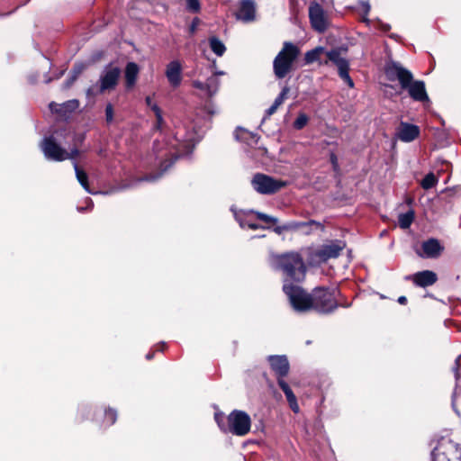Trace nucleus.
Listing matches in <instances>:
<instances>
[{
  "label": "nucleus",
  "mask_w": 461,
  "mask_h": 461,
  "mask_svg": "<svg viewBox=\"0 0 461 461\" xmlns=\"http://www.w3.org/2000/svg\"><path fill=\"white\" fill-rule=\"evenodd\" d=\"M384 72L389 80H398L402 89H407L409 95L418 102L429 101L425 83L421 80H413L411 71L400 63L389 61L386 63Z\"/></svg>",
  "instance_id": "1"
},
{
  "label": "nucleus",
  "mask_w": 461,
  "mask_h": 461,
  "mask_svg": "<svg viewBox=\"0 0 461 461\" xmlns=\"http://www.w3.org/2000/svg\"><path fill=\"white\" fill-rule=\"evenodd\" d=\"M270 265L275 270L282 272L284 284L300 283L305 277L306 267L297 252L273 255L270 258Z\"/></svg>",
  "instance_id": "2"
},
{
  "label": "nucleus",
  "mask_w": 461,
  "mask_h": 461,
  "mask_svg": "<svg viewBox=\"0 0 461 461\" xmlns=\"http://www.w3.org/2000/svg\"><path fill=\"white\" fill-rule=\"evenodd\" d=\"M66 130L56 131L53 135L45 137L40 146L45 158L53 161L75 159L79 155V149L70 148L69 151L61 147L60 138H65Z\"/></svg>",
  "instance_id": "3"
},
{
  "label": "nucleus",
  "mask_w": 461,
  "mask_h": 461,
  "mask_svg": "<svg viewBox=\"0 0 461 461\" xmlns=\"http://www.w3.org/2000/svg\"><path fill=\"white\" fill-rule=\"evenodd\" d=\"M214 419L223 432H230L233 435L242 437L250 430L251 419L243 411H232L227 418V424L224 422V415L222 413H215Z\"/></svg>",
  "instance_id": "4"
},
{
  "label": "nucleus",
  "mask_w": 461,
  "mask_h": 461,
  "mask_svg": "<svg viewBox=\"0 0 461 461\" xmlns=\"http://www.w3.org/2000/svg\"><path fill=\"white\" fill-rule=\"evenodd\" d=\"M300 54V50L294 43L284 42L282 50L273 61V70L276 78L285 77L292 70L294 62Z\"/></svg>",
  "instance_id": "5"
},
{
  "label": "nucleus",
  "mask_w": 461,
  "mask_h": 461,
  "mask_svg": "<svg viewBox=\"0 0 461 461\" xmlns=\"http://www.w3.org/2000/svg\"><path fill=\"white\" fill-rule=\"evenodd\" d=\"M283 290L294 311L303 312L312 308V296L301 286L293 284H284Z\"/></svg>",
  "instance_id": "6"
},
{
  "label": "nucleus",
  "mask_w": 461,
  "mask_h": 461,
  "mask_svg": "<svg viewBox=\"0 0 461 461\" xmlns=\"http://www.w3.org/2000/svg\"><path fill=\"white\" fill-rule=\"evenodd\" d=\"M121 69L112 64L104 68L100 75L99 86H92L86 91L87 96H94L105 91L113 90L119 80Z\"/></svg>",
  "instance_id": "7"
},
{
  "label": "nucleus",
  "mask_w": 461,
  "mask_h": 461,
  "mask_svg": "<svg viewBox=\"0 0 461 461\" xmlns=\"http://www.w3.org/2000/svg\"><path fill=\"white\" fill-rule=\"evenodd\" d=\"M201 138L202 135L194 131L182 134L181 131H178L171 142L172 148L176 150V158L190 155Z\"/></svg>",
  "instance_id": "8"
},
{
  "label": "nucleus",
  "mask_w": 461,
  "mask_h": 461,
  "mask_svg": "<svg viewBox=\"0 0 461 461\" xmlns=\"http://www.w3.org/2000/svg\"><path fill=\"white\" fill-rule=\"evenodd\" d=\"M336 289L318 288L314 290L312 296L314 308L319 312L328 313L338 307L336 301Z\"/></svg>",
  "instance_id": "9"
},
{
  "label": "nucleus",
  "mask_w": 461,
  "mask_h": 461,
  "mask_svg": "<svg viewBox=\"0 0 461 461\" xmlns=\"http://www.w3.org/2000/svg\"><path fill=\"white\" fill-rule=\"evenodd\" d=\"M251 185L253 188L261 194H272L286 185V182L276 179L265 174H256Z\"/></svg>",
  "instance_id": "10"
},
{
  "label": "nucleus",
  "mask_w": 461,
  "mask_h": 461,
  "mask_svg": "<svg viewBox=\"0 0 461 461\" xmlns=\"http://www.w3.org/2000/svg\"><path fill=\"white\" fill-rule=\"evenodd\" d=\"M344 248L345 243L341 240L330 241L312 253V260L315 263L326 262L339 257Z\"/></svg>",
  "instance_id": "11"
},
{
  "label": "nucleus",
  "mask_w": 461,
  "mask_h": 461,
  "mask_svg": "<svg viewBox=\"0 0 461 461\" xmlns=\"http://www.w3.org/2000/svg\"><path fill=\"white\" fill-rule=\"evenodd\" d=\"M309 18L312 27L318 32H324L329 27L328 15L318 3L313 2L310 5Z\"/></svg>",
  "instance_id": "12"
},
{
  "label": "nucleus",
  "mask_w": 461,
  "mask_h": 461,
  "mask_svg": "<svg viewBox=\"0 0 461 461\" xmlns=\"http://www.w3.org/2000/svg\"><path fill=\"white\" fill-rule=\"evenodd\" d=\"M327 57L338 68L340 78L349 86H354V82L349 76V64L348 61L341 57L340 52L337 50H332L327 53Z\"/></svg>",
  "instance_id": "13"
},
{
  "label": "nucleus",
  "mask_w": 461,
  "mask_h": 461,
  "mask_svg": "<svg viewBox=\"0 0 461 461\" xmlns=\"http://www.w3.org/2000/svg\"><path fill=\"white\" fill-rule=\"evenodd\" d=\"M238 20L250 23L256 19V5L253 0H241L236 13Z\"/></svg>",
  "instance_id": "14"
},
{
  "label": "nucleus",
  "mask_w": 461,
  "mask_h": 461,
  "mask_svg": "<svg viewBox=\"0 0 461 461\" xmlns=\"http://www.w3.org/2000/svg\"><path fill=\"white\" fill-rule=\"evenodd\" d=\"M165 75L170 86L178 87L182 82V65L178 60L170 61L166 68Z\"/></svg>",
  "instance_id": "15"
},
{
  "label": "nucleus",
  "mask_w": 461,
  "mask_h": 461,
  "mask_svg": "<svg viewBox=\"0 0 461 461\" xmlns=\"http://www.w3.org/2000/svg\"><path fill=\"white\" fill-rule=\"evenodd\" d=\"M268 361L271 368L277 375V379H284V377L287 375L290 366L285 356H269Z\"/></svg>",
  "instance_id": "16"
},
{
  "label": "nucleus",
  "mask_w": 461,
  "mask_h": 461,
  "mask_svg": "<svg viewBox=\"0 0 461 461\" xmlns=\"http://www.w3.org/2000/svg\"><path fill=\"white\" fill-rule=\"evenodd\" d=\"M444 248L437 239H429L421 244V252L418 254L422 258H435L440 256Z\"/></svg>",
  "instance_id": "17"
},
{
  "label": "nucleus",
  "mask_w": 461,
  "mask_h": 461,
  "mask_svg": "<svg viewBox=\"0 0 461 461\" xmlns=\"http://www.w3.org/2000/svg\"><path fill=\"white\" fill-rule=\"evenodd\" d=\"M411 278L416 285L420 287L432 285L438 280L436 273L430 270L415 273Z\"/></svg>",
  "instance_id": "18"
},
{
  "label": "nucleus",
  "mask_w": 461,
  "mask_h": 461,
  "mask_svg": "<svg viewBox=\"0 0 461 461\" xmlns=\"http://www.w3.org/2000/svg\"><path fill=\"white\" fill-rule=\"evenodd\" d=\"M420 133L419 127L413 124L402 123L399 131L398 137L404 142H410L415 140Z\"/></svg>",
  "instance_id": "19"
},
{
  "label": "nucleus",
  "mask_w": 461,
  "mask_h": 461,
  "mask_svg": "<svg viewBox=\"0 0 461 461\" xmlns=\"http://www.w3.org/2000/svg\"><path fill=\"white\" fill-rule=\"evenodd\" d=\"M277 384H278L279 387L282 389V391L284 392L292 411L295 413H298L300 411V408H299V405L297 402V398L294 395V393H293L289 384L284 379H281V378L277 379Z\"/></svg>",
  "instance_id": "20"
},
{
  "label": "nucleus",
  "mask_w": 461,
  "mask_h": 461,
  "mask_svg": "<svg viewBox=\"0 0 461 461\" xmlns=\"http://www.w3.org/2000/svg\"><path fill=\"white\" fill-rule=\"evenodd\" d=\"M314 225L318 228H321L322 225L320 222H317L313 220L309 221H290L282 226H276L274 230L277 234H281L285 230H295L304 226H312Z\"/></svg>",
  "instance_id": "21"
},
{
  "label": "nucleus",
  "mask_w": 461,
  "mask_h": 461,
  "mask_svg": "<svg viewBox=\"0 0 461 461\" xmlns=\"http://www.w3.org/2000/svg\"><path fill=\"white\" fill-rule=\"evenodd\" d=\"M172 141H173V140H170V142L167 144L168 145V147H167L168 152H166V155H168V154L170 155V158L163 161L160 164L161 172L158 175H150L149 176H146L145 180L154 181V180L158 179L162 175V173L166 172L171 167V165L175 162V160L177 158H176V155H174L176 150L171 146Z\"/></svg>",
  "instance_id": "22"
},
{
  "label": "nucleus",
  "mask_w": 461,
  "mask_h": 461,
  "mask_svg": "<svg viewBox=\"0 0 461 461\" xmlns=\"http://www.w3.org/2000/svg\"><path fill=\"white\" fill-rule=\"evenodd\" d=\"M139 71L140 69L136 63L129 62L126 65L124 77L127 88H131L135 85Z\"/></svg>",
  "instance_id": "23"
},
{
  "label": "nucleus",
  "mask_w": 461,
  "mask_h": 461,
  "mask_svg": "<svg viewBox=\"0 0 461 461\" xmlns=\"http://www.w3.org/2000/svg\"><path fill=\"white\" fill-rule=\"evenodd\" d=\"M50 109L56 111L57 113H71L77 110L79 106V103L77 99L68 100L61 104L51 103L50 104Z\"/></svg>",
  "instance_id": "24"
},
{
  "label": "nucleus",
  "mask_w": 461,
  "mask_h": 461,
  "mask_svg": "<svg viewBox=\"0 0 461 461\" xmlns=\"http://www.w3.org/2000/svg\"><path fill=\"white\" fill-rule=\"evenodd\" d=\"M73 167L75 169L76 176L79 184L82 185V187L89 194H95L96 193L92 192L89 188L88 185V176L87 174L81 169L77 163L76 161L73 162Z\"/></svg>",
  "instance_id": "25"
},
{
  "label": "nucleus",
  "mask_w": 461,
  "mask_h": 461,
  "mask_svg": "<svg viewBox=\"0 0 461 461\" xmlns=\"http://www.w3.org/2000/svg\"><path fill=\"white\" fill-rule=\"evenodd\" d=\"M208 42L212 51L218 57H221L225 53L226 47L218 37L211 36L208 39Z\"/></svg>",
  "instance_id": "26"
},
{
  "label": "nucleus",
  "mask_w": 461,
  "mask_h": 461,
  "mask_svg": "<svg viewBox=\"0 0 461 461\" xmlns=\"http://www.w3.org/2000/svg\"><path fill=\"white\" fill-rule=\"evenodd\" d=\"M447 446L444 443H440L432 451V461H449V457L446 452Z\"/></svg>",
  "instance_id": "27"
},
{
  "label": "nucleus",
  "mask_w": 461,
  "mask_h": 461,
  "mask_svg": "<svg viewBox=\"0 0 461 461\" xmlns=\"http://www.w3.org/2000/svg\"><path fill=\"white\" fill-rule=\"evenodd\" d=\"M414 220V212L410 210L404 213H401L398 217V223L402 229H407L411 226Z\"/></svg>",
  "instance_id": "28"
},
{
  "label": "nucleus",
  "mask_w": 461,
  "mask_h": 461,
  "mask_svg": "<svg viewBox=\"0 0 461 461\" xmlns=\"http://www.w3.org/2000/svg\"><path fill=\"white\" fill-rule=\"evenodd\" d=\"M206 82H207V97H212L218 92L219 86H220V81L216 77L212 76L207 78Z\"/></svg>",
  "instance_id": "29"
},
{
  "label": "nucleus",
  "mask_w": 461,
  "mask_h": 461,
  "mask_svg": "<svg viewBox=\"0 0 461 461\" xmlns=\"http://www.w3.org/2000/svg\"><path fill=\"white\" fill-rule=\"evenodd\" d=\"M323 52L322 47H317L305 53L304 60L306 64H311L317 61L320 59L321 54Z\"/></svg>",
  "instance_id": "30"
},
{
  "label": "nucleus",
  "mask_w": 461,
  "mask_h": 461,
  "mask_svg": "<svg viewBox=\"0 0 461 461\" xmlns=\"http://www.w3.org/2000/svg\"><path fill=\"white\" fill-rule=\"evenodd\" d=\"M438 183V178L433 173L427 174L422 179L420 185L423 189L428 190L432 188Z\"/></svg>",
  "instance_id": "31"
},
{
  "label": "nucleus",
  "mask_w": 461,
  "mask_h": 461,
  "mask_svg": "<svg viewBox=\"0 0 461 461\" xmlns=\"http://www.w3.org/2000/svg\"><path fill=\"white\" fill-rule=\"evenodd\" d=\"M65 134V138L67 136H69L71 137V140H72V143H73V147L72 148H77L78 149V146L84 141L85 140V134L83 133H76V132H71V131H68L66 130L65 132H63Z\"/></svg>",
  "instance_id": "32"
},
{
  "label": "nucleus",
  "mask_w": 461,
  "mask_h": 461,
  "mask_svg": "<svg viewBox=\"0 0 461 461\" xmlns=\"http://www.w3.org/2000/svg\"><path fill=\"white\" fill-rule=\"evenodd\" d=\"M370 9H371V5L368 2H365V1L359 2V13L361 14V20H362V22L366 23L367 25L370 24V20L367 19V17H366Z\"/></svg>",
  "instance_id": "33"
},
{
  "label": "nucleus",
  "mask_w": 461,
  "mask_h": 461,
  "mask_svg": "<svg viewBox=\"0 0 461 461\" xmlns=\"http://www.w3.org/2000/svg\"><path fill=\"white\" fill-rule=\"evenodd\" d=\"M308 121H309V117L303 113H299L298 117L295 119V121L294 122V128L296 129V130H302L303 128H304L306 126V124L308 123Z\"/></svg>",
  "instance_id": "34"
},
{
  "label": "nucleus",
  "mask_w": 461,
  "mask_h": 461,
  "mask_svg": "<svg viewBox=\"0 0 461 461\" xmlns=\"http://www.w3.org/2000/svg\"><path fill=\"white\" fill-rule=\"evenodd\" d=\"M116 419H117V412L115 410L109 408L105 411L104 422L106 426L113 425L116 421Z\"/></svg>",
  "instance_id": "35"
},
{
  "label": "nucleus",
  "mask_w": 461,
  "mask_h": 461,
  "mask_svg": "<svg viewBox=\"0 0 461 461\" xmlns=\"http://www.w3.org/2000/svg\"><path fill=\"white\" fill-rule=\"evenodd\" d=\"M185 8L192 14H197L201 11V4L199 0H185Z\"/></svg>",
  "instance_id": "36"
},
{
  "label": "nucleus",
  "mask_w": 461,
  "mask_h": 461,
  "mask_svg": "<svg viewBox=\"0 0 461 461\" xmlns=\"http://www.w3.org/2000/svg\"><path fill=\"white\" fill-rule=\"evenodd\" d=\"M289 91H290V88L287 86H284L283 89L281 90L280 94L275 99L273 104L277 108L285 102V100L287 97V95H288Z\"/></svg>",
  "instance_id": "37"
},
{
  "label": "nucleus",
  "mask_w": 461,
  "mask_h": 461,
  "mask_svg": "<svg viewBox=\"0 0 461 461\" xmlns=\"http://www.w3.org/2000/svg\"><path fill=\"white\" fill-rule=\"evenodd\" d=\"M257 218L267 223H276L277 219L263 212H256Z\"/></svg>",
  "instance_id": "38"
},
{
  "label": "nucleus",
  "mask_w": 461,
  "mask_h": 461,
  "mask_svg": "<svg viewBox=\"0 0 461 461\" xmlns=\"http://www.w3.org/2000/svg\"><path fill=\"white\" fill-rule=\"evenodd\" d=\"M82 69H83V68L81 66L74 68L72 77L66 83L67 88H68L74 83V81L77 79V76L81 73Z\"/></svg>",
  "instance_id": "39"
},
{
  "label": "nucleus",
  "mask_w": 461,
  "mask_h": 461,
  "mask_svg": "<svg viewBox=\"0 0 461 461\" xmlns=\"http://www.w3.org/2000/svg\"><path fill=\"white\" fill-rule=\"evenodd\" d=\"M192 86H193V87L202 91L204 94V95L207 96V82H202L200 80H194L192 82Z\"/></svg>",
  "instance_id": "40"
},
{
  "label": "nucleus",
  "mask_w": 461,
  "mask_h": 461,
  "mask_svg": "<svg viewBox=\"0 0 461 461\" xmlns=\"http://www.w3.org/2000/svg\"><path fill=\"white\" fill-rule=\"evenodd\" d=\"M155 116H156L155 128L158 130L161 129L162 124L164 123V120H163V116H162V111L159 107H156Z\"/></svg>",
  "instance_id": "41"
},
{
  "label": "nucleus",
  "mask_w": 461,
  "mask_h": 461,
  "mask_svg": "<svg viewBox=\"0 0 461 461\" xmlns=\"http://www.w3.org/2000/svg\"><path fill=\"white\" fill-rule=\"evenodd\" d=\"M105 120L108 123H111L113 120V108L111 104H108L105 107Z\"/></svg>",
  "instance_id": "42"
},
{
  "label": "nucleus",
  "mask_w": 461,
  "mask_h": 461,
  "mask_svg": "<svg viewBox=\"0 0 461 461\" xmlns=\"http://www.w3.org/2000/svg\"><path fill=\"white\" fill-rule=\"evenodd\" d=\"M234 215H235V219L239 221L240 226L243 229L248 228V223H251L250 221H249L246 218H243V216L240 214H238L235 212Z\"/></svg>",
  "instance_id": "43"
},
{
  "label": "nucleus",
  "mask_w": 461,
  "mask_h": 461,
  "mask_svg": "<svg viewBox=\"0 0 461 461\" xmlns=\"http://www.w3.org/2000/svg\"><path fill=\"white\" fill-rule=\"evenodd\" d=\"M146 104L150 110L156 113V107H158V105L153 101L151 96H147L145 99Z\"/></svg>",
  "instance_id": "44"
},
{
  "label": "nucleus",
  "mask_w": 461,
  "mask_h": 461,
  "mask_svg": "<svg viewBox=\"0 0 461 461\" xmlns=\"http://www.w3.org/2000/svg\"><path fill=\"white\" fill-rule=\"evenodd\" d=\"M204 113H206L209 119H211V117L217 113V111L215 110L214 106L212 104H209L208 105H205Z\"/></svg>",
  "instance_id": "45"
},
{
  "label": "nucleus",
  "mask_w": 461,
  "mask_h": 461,
  "mask_svg": "<svg viewBox=\"0 0 461 461\" xmlns=\"http://www.w3.org/2000/svg\"><path fill=\"white\" fill-rule=\"evenodd\" d=\"M461 367V355L456 359V362H455V367H454V370H455V377L456 380L459 379V372H458V369Z\"/></svg>",
  "instance_id": "46"
},
{
  "label": "nucleus",
  "mask_w": 461,
  "mask_h": 461,
  "mask_svg": "<svg viewBox=\"0 0 461 461\" xmlns=\"http://www.w3.org/2000/svg\"><path fill=\"white\" fill-rule=\"evenodd\" d=\"M198 23H199V19L198 18H194L190 25V32L191 33H194L195 31H196V28H197V25H198Z\"/></svg>",
  "instance_id": "47"
},
{
  "label": "nucleus",
  "mask_w": 461,
  "mask_h": 461,
  "mask_svg": "<svg viewBox=\"0 0 461 461\" xmlns=\"http://www.w3.org/2000/svg\"><path fill=\"white\" fill-rule=\"evenodd\" d=\"M277 110V107L273 104L267 111H266V114L267 116H271L272 114H274Z\"/></svg>",
  "instance_id": "48"
},
{
  "label": "nucleus",
  "mask_w": 461,
  "mask_h": 461,
  "mask_svg": "<svg viewBox=\"0 0 461 461\" xmlns=\"http://www.w3.org/2000/svg\"><path fill=\"white\" fill-rule=\"evenodd\" d=\"M330 161H331V163L333 165L334 169L336 170L337 167H338V161H337V157L334 154H331Z\"/></svg>",
  "instance_id": "49"
},
{
  "label": "nucleus",
  "mask_w": 461,
  "mask_h": 461,
  "mask_svg": "<svg viewBox=\"0 0 461 461\" xmlns=\"http://www.w3.org/2000/svg\"><path fill=\"white\" fill-rule=\"evenodd\" d=\"M456 392H455L454 394H453L452 406H453V409L455 410L456 413L457 415H459V412L456 409Z\"/></svg>",
  "instance_id": "50"
},
{
  "label": "nucleus",
  "mask_w": 461,
  "mask_h": 461,
  "mask_svg": "<svg viewBox=\"0 0 461 461\" xmlns=\"http://www.w3.org/2000/svg\"><path fill=\"white\" fill-rule=\"evenodd\" d=\"M248 228L251 230H258L260 228V226L251 221V223H248Z\"/></svg>",
  "instance_id": "51"
},
{
  "label": "nucleus",
  "mask_w": 461,
  "mask_h": 461,
  "mask_svg": "<svg viewBox=\"0 0 461 461\" xmlns=\"http://www.w3.org/2000/svg\"><path fill=\"white\" fill-rule=\"evenodd\" d=\"M378 28H381L383 31H387L389 30L390 26L389 25H384V24H381L380 26L378 25V22L376 21V29Z\"/></svg>",
  "instance_id": "52"
},
{
  "label": "nucleus",
  "mask_w": 461,
  "mask_h": 461,
  "mask_svg": "<svg viewBox=\"0 0 461 461\" xmlns=\"http://www.w3.org/2000/svg\"><path fill=\"white\" fill-rule=\"evenodd\" d=\"M407 302V298L405 296H400L398 298V303L401 304H404Z\"/></svg>",
  "instance_id": "53"
},
{
  "label": "nucleus",
  "mask_w": 461,
  "mask_h": 461,
  "mask_svg": "<svg viewBox=\"0 0 461 461\" xmlns=\"http://www.w3.org/2000/svg\"><path fill=\"white\" fill-rule=\"evenodd\" d=\"M221 75H224V72L223 71H215L212 76L217 77V76H221Z\"/></svg>",
  "instance_id": "54"
},
{
  "label": "nucleus",
  "mask_w": 461,
  "mask_h": 461,
  "mask_svg": "<svg viewBox=\"0 0 461 461\" xmlns=\"http://www.w3.org/2000/svg\"><path fill=\"white\" fill-rule=\"evenodd\" d=\"M152 357H153V353H148V354L146 355V358H147L148 360L152 359Z\"/></svg>",
  "instance_id": "55"
},
{
  "label": "nucleus",
  "mask_w": 461,
  "mask_h": 461,
  "mask_svg": "<svg viewBox=\"0 0 461 461\" xmlns=\"http://www.w3.org/2000/svg\"><path fill=\"white\" fill-rule=\"evenodd\" d=\"M87 204L89 207H92L93 206V201L91 199H87Z\"/></svg>",
  "instance_id": "56"
},
{
  "label": "nucleus",
  "mask_w": 461,
  "mask_h": 461,
  "mask_svg": "<svg viewBox=\"0 0 461 461\" xmlns=\"http://www.w3.org/2000/svg\"><path fill=\"white\" fill-rule=\"evenodd\" d=\"M154 149H155L156 152H158V144H157V143H155V144H154Z\"/></svg>",
  "instance_id": "57"
},
{
  "label": "nucleus",
  "mask_w": 461,
  "mask_h": 461,
  "mask_svg": "<svg viewBox=\"0 0 461 461\" xmlns=\"http://www.w3.org/2000/svg\"><path fill=\"white\" fill-rule=\"evenodd\" d=\"M241 132H242V134H249V133L248 131H242Z\"/></svg>",
  "instance_id": "58"
},
{
  "label": "nucleus",
  "mask_w": 461,
  "mask_h": 461,
  "mask_svg": "<svg viewBox=\"0 0 461 461\" xmlns=\"http://www.w3.org/2000/svg\"><path fill=\"white\" fill-rule=\"evenodd\" d=\"M236 139H238V140L240 139V135L238 133H236Z\"/></svg>",
  "instance_id": "59"
}]
</instances>
